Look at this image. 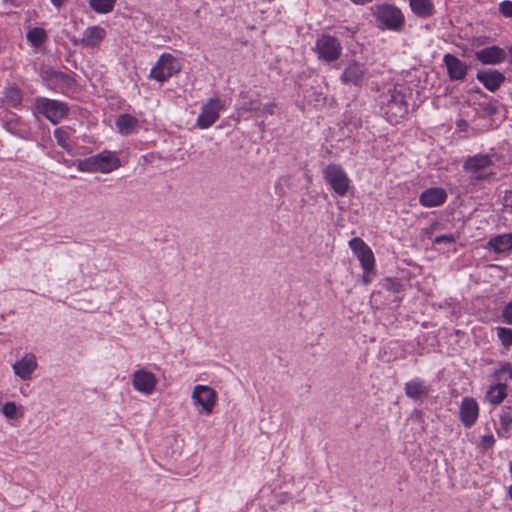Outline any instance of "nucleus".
I'll return each instance as SVG.
<instances>
[{
    "mask_svg": "<svg viewBox=\"0 0 512 512\" xmlns=\"http://www.w3.org/2000/svg\"><path fill=\"white\" fill-rule=\"evenodd\" d=\"M504 206L512 213V190L507 191L504 195Z\"/></svg>",
    "mask_w": 512,
    "mask_h": 512,
    "instance_id": "nucleus-38",
    "label": "nucleus"
},
{
    "mask_svg": "<svg viewBox=\"0 0 512 512\" xmlns=\"http://www.w3.org/2000/svg\"><path fill=\"white\" fill-rule=\"evenodd\" d=\"M223 108L224 103L219 98L209 99L202 107V111L197 118V125L202 129L209 128L218 120Z\"/></svg>",
    "mask_w": 512,
    "mask_h": 512,
    "instance_id": "nucleus-7",
    "label": "nucleus"
},
{
    "mask_svg": "<svg viewBox=\"0 0 512 512\" xmlns=\"http://www.w3.org/2000/svg\"><path fill=\"white\" fill-rule=\"evenodd\" d=\"M508 496L512 500V485H510L509 488H508Z\"/></svg>",
    "mask_w": 512,
    "mask_h": 512,
    "instance_id": "nucleus-43",
    "label": "nucleus"
},
{
    "mask_svg": "<svg viewBox=\"0 0 512 512\" xmlns=\"http://www.w3.org/2000/svg\"><path fill=\"white\" fill-rule=\"evenodd\" d=\"M500 430L498 434L501 435V431L507 433L512 426V407H506L500 416Z\"/></svg>",
    "mask_w": 512,
    "mask_h": 512,
    "instance_id": "nucleus-31",
    "label": "nucleus"
},
{
    "mask_svg": "<svg viewBox=\"0 0 512 512\" xmlns=\"http://www.w3.org/2000/svg\"><path fill=\"white\" fill-rule=\"evenodd\" d=\"M23 99V93L15 85H8L4 91V102L13 108H19Z\"/></svg>",
    "mask_w": 512,
    "mask_h": 512,
    "instance_id": "nucleus-26",
    "label": "nucleus"
},
{
    "mask_svg": "<svg viewBox=\"0 0 512 512\" xmlns=\"http://www.w3.org/2000/svg\"><path fill=\"white\" fill-rule=\"evenodd\" d=\"M181 66L171 54H162L156 65L152 68L150 76L158 82H164L171 76L179 73Z\"/></svg>",
    "mask_w": 512,
    "mask_h": 512,
    "instance_id": "nucleus-6",
    "label": "nucleus"
},
{
    "mask_svg": "<svg viewBox=\"0 0 512 512\" xmlns=\"http://www.w3.org/2000/svg\"><path fill=\"white\" fill-rule=\"evenodd\" d=\"M429 385L421 379H413L405 384L406 395L413 400H422L429 395Z\"/></svg>",
    "mask_w": 512,
    "mask_h": 512,
    "instance_id": "nucleus-17",
    "label": "nucleus"
},
{
    "mask_svg": "<svg viewBox=\"0 0 512 512\" xmlns=\"http://www.w3.org/2000/svg\"><path fill=\"white\" fill-rule=\"evenodd\" d=\"M35 111L43 115L52 124H58L68 115L69 108L64 102L38 97L35 99Z\"/></svg>",
    "mask_w": 512,
    "mask_h": 512,
    "instance_id": "nucleus-2",
    "label": "nucleus"
},
{
    "mask_svg": "<svg viewBox=\"0 0 512 512\" xmlns=\"http://www.w3.org/2000/svg\"><path fill=\"white\" fill-rule=\"evenodd\" d=\"M479 406L477 401L472 397H465L459 408V416L462 424L466 428L472 427L478 419Z\"/></svg>",
    "mask_w": 512,
    "mask_h": 512,
    "instance_id": "nucleus-11",
    "label": "nucleus"
},
{
    "mask_svg": "<svg viewBox=\"0 0 512 512\" xmlns=\"http://www.w3.org/2000/svg\"><path fill=\"white\" fill-rule=\"evenodd\" d=\"M323 175L326 182L339 196H345L350 187V180L338 164H329L323 170Z\"/></svg>",
    "mask_w": 512,
    "mask_h": 512,
    "instance_id": "nucleus-4",
    "label": "nucleus"
},
{
    "mask_svg": "<svg viewBox=\"0 0 512 512\" xmlns=\"http://www.w3.org/2000/svg\"><path fill=\"white\" fill-rule=\"evenodd\" d=\"M37 367L36 357L32 354L25 355L13 365V370L17 376L23 380L30 379L31 374Z\"/></svg>",
    "mask_w": 512,
    "mask_h": 512,
    "instance_id": "nucleus-16",
    "label": "nucleus"
},
{
    "mask_svg": "<svg viewBox=\"0 0 512 512\" xmlns=\"http://www.w3.org/2000/svg\"><path fill=\"white\" fill-rule=\"evenodd\" d=\"M138 126V120L130 114H122L116 120V127L120 134H131Z\"/></svg>",
    "mask_w": 512,
    "mask_h": 512,
    "instance_id": "nucleus-25",
    "label": "nucleus"
},
{
    "mask_svg": "<svg viewBox=\"0 0 512 512\" xmlns=\"http://www.w3.org/2000/svg\"><path fill=\"white\" fill-rule=\"evenodd\" d=\"M353 3L357 4V5H364L366 3H369L371 2L372 0H351Z\"/></svg>",
    "mask_w": 512,
    "mask_h": 512,
    "instance_id": "nucleus-40",
    "label": "nucleus"
},
{
    "mask_svg": "<svg viewBox=\"0 0 512 512\" xmlns=\"http://www.w3.org/2000/svg\"><path fill=\"white\" fill-rule=\"evenodd\" d=\"M448 74L452 80H462L467 74V66L457 57L451 54L444 56Z\"/></svg>",
    "mask_w": 512,
    "mask_h": 512,
    "instance_id": "nucleus-18",
    "label": "nucleus"
},
{
    "mask_svg": "<svg viewBox=\"0 0 512 512\" xmlns=\"http://www.w3.org/2000/svg\"><path fill=\"white\" fill-rule=\"evenodd\" d=\"M477 179L478 180H483V179H485V177L484 176H478Z\"/></svg>",
    "mask_w": 512,
    "mask_h": 512,
    "instance_id": "nucleus-44",
    "label": "nucleus"
},
{
    "mask_svg": "<svg viewBox=\"0 0 512 512\" xmlns=\"http://www.w3.org/2000/svg\"><path fill=\"white\" fill-rule=\"evenodd\" d=\"M499 11L505 17H512V2L511 1H503L499 4Z\"/></svg>",
    "mask_w": 512,
    "mask_h": 512,
    "instance_id": "nucleus-35",
    "label": "nucleus"
},
{
    "mask_svg": "<svg viewBox=\"0 0 512 512\" xmlns=\"http://www.w3.org/2000/svg\"><path fill=\"white\" fill-rule=\"evenodd\" d=\"M484 110L489 114V115H494L498 112V108L493 105V104H487L486 107L484 108Z\"/></svg>",
    "mask_w": 512,
    "mask_h": 512,
    "instance_id": "nucleus-39",
    "label": "nucleus"
},
{
    "mask_svg": "<svg viewBox=\"0 0 512 512\" xmlns=\"http://www.w3.org/2000/svg\"><path fill=\"white\" fill-rule=\"evenodd\" d=\"M349 247L359 259L362 268L365 271H371L375 266V258L370 247L359 237L349 241Z\"/></svg>",
    "mask_w": 512,
    "mask_h": 512,
    "instance_id": "nucleus-9",
    "label": "nucleus"
},
{
    "mask_svg": "<svg viewBox=\"0 0 512 512\" xmlns=\"http://www.w3.org/2000/svg\"><path fill=\"white\" fill-rule=\"evenodd\" d=\"M447 198V193L443 188L433 187L421 193L419 202L424 207H437L442 205Z\"/></svg>",
    "mask_w": 512,
    "mask_h": 512,
    "instance_id": "nucleus-14",
    "label": "nucleus"
},
{
    "mask_svg": "<svg viewBox=\"0 0 512 512\" xmlns=\"http://www.w3.org/2000/svg\"><path fill=\"white\" fill-rule=\"evenodd\" d=\"M315 52L319 60L331 63L340 58L342 46L337 38L331 35H322L316 41Z\"/></svg>",
    "mask_w": 512,
    "mask_h": 512,
    "instance_id": "nucleus-3",
    "label": "nucleus"
},
{
    "mask_svg": "<svg viewBox=\"0 0 512 512\" xmlns=\"http://www.w3.org/2000/svg\"><path fill=\"white\" fill-rule=\"evenodd\" d=\"M497 335L504 346L508 347V346L512 345V329L505 328V327H498Z\"/></svg>",
    "mask_w": 512,
    "mask_h": 512,
    "instance_id": "nucleus-33",
    "label": "nucleus"
},
{
    "mask_svg": "<svg viewBox=\"0 0 512 512\" xmlns=\"http://www.w3.org/2000/svg\"><path fill=\"white\" fill-rule=\"evenodd\" d=\"M266 109H267V112H269L270 114H273V106L272 105L266 106Z\"/></svg>",
    "mask_w": 512,
    "mask_h": 512,
    "instance_id": "nucleus-42",
    "label": "nucleus"
},
{
    "mask_svg": "<svg viewBox=\"0 0 512 512\" xmlns=\"http://www.w3.org/2000/svg\"><path fill=\"white\" fill-rule=\"evenodd\" d=\"M77 169L88 173H110L121 166L120 159L111 151H102L97 155L74 162Z\"/></svg>",
    "mask_w": 512,
    "mask_h": 512,
    "instance_id": "nucleus-1",
    "label": "nucleus"
},
{
    "mask_svg": "<svg viewBox=\"0 0 512 512\" xmlns=\"http://www.w3.org/2000/svg\"><path fill=\"white\" fill-rule=\"evenodd\" d=\"M456 241L455 237L453 235H440L437 236L434 239L435 244H441V243H454Z\"/></svg>",
    "mask_w": 512,
    "mask_h": 512,
    "instance_id": "nucleus-37",
    "label": "nucleus"
},
{
    "mask_svg": "<svg viewBox=\"0 0 512 512\" xmlns=\"http://www.w3.org/2000/svg\"><path fill=\"white\" fill-rule=\"evenodd\" d=\"M64 1L65 0H51V2L57 7H60Z\"/></svg>",
    "mask_w": 512,
    "mask_h": 512,
    "instance_id": "nucleus-41",
    "label": "nucleus"
},
{
    "mask_svg": "<svg viewBox=\"0 0 512 512\" xmlns=\"http://www.w3.org/2000/svg\"><path fill=\"white\" fill-rule=\"evenodd\" d=\"M407 113V104L404 95L399 91H392L386 105V114L391 121H397Z\"/></svg>",
    "mask_w": 512,
    "mask_h": 512,
    "instance_id": "nucleus-13",
    "label": "nucleus"
},
{
    "mask_svg": "<svg viewBox=\"0 0 512 512\" xmlns=\"http://www.w3.org/2000/svg\"><path fill=\"white\" fill-rule=\"evenodd\" d=\"M477 79L487 88L489 91L497 90L500 85L504 82L505 77L502 73L493 70L488 72H478Z\"/></svg>",
    "mask_w": 512,
    "mask_h": 512,
    "instance_id": "nucleus-21",
    "label": "nucleus"
},
{
    "mask_svg": "<svg viewBox=\"0 0 512 512\" xmlns=\"http://www.w3.org/2000/svg\"><path fill=\"white\" fill-rule=\"evenodd\" d=\"M27 39L33 46L39 47L46 41L47 34L44 29L35 27L28 31Z\"/></svg>",
    "mask_w": 512,
    "mask_h": 512,
    "instance_id": "nucleus-28",
    "label": "nucleus"
},
{
    "mask_svg": "<svg viewBox=\"0 0 512 512\" xmlns=\"http://www.w3.org/2000/svg\"><path fill=\"white\" fill-rule=\"evenodd\" d=\"M54 137L57 140V144L67 152L71 153L73 151L74 147L70 141V133L67 129L62 127L55 129Z\"/></svg>",
    "mask_w": 512,
    "mask_h": 512,
    "instance_id": "nucleus-27",
    "label": "nucleus"
},
{
    "mask_svg": "<svg viewBox=\"0 0 512 512\" xmlns=\"http://www.w3.org/2000/svg\"><path fill=\"white\" fill-rule=\"evenodd\" d=\"M493 161L487 154H477L469 157L463 164V169L468 173H478L491 166Z\"/></svg>",
    "mask_w": 512,
    "mask_h": 512,
    "instance_id": "nucleus-19",
    "label": "nucleus"
},
{
    "mask_svg": "<svg viewBox=\"0 0 512 512\" xmlns=\"http://www.w3.org/2000/svg\"><path fill=\"white\" fill-rule=\"evenodd\" d=\"M367 69L364 64L351 61L344 69L341 75V81L344 84L360 86L364 81Z\"/></svg>",
    "mask_w": 512,
    "mask_h": 512,
    "instance_id": "nucleus-12",
    "label": "nucleus"
},
{
    "mask_svg": "<svg viewBox=\"0 0 512 512\" xmlns=\"http://www.w3.org/2000/svg\"><path fill=\"white\" fill-rule=\"evenodd\" d=\"M3 415L8 419H19L23 416V412L17 407L13 401L6 402L2 407Z\"/></svg>",
    "mask_w": 512,
    "mask_h": 512,
    "instance_id": "nucleus-29",
    "label": "nucleus"
},
{
    "mask_svg": "<svg viewBox=\"0 0 512 512\" xmlns=\"http://www.w3.org/2000/svg\"><path fill=\"white\" fill-rule=\"evenodd\" d=\"M375 16L383 27L390 30L398 31L404 25V16L401 10L390 4L378 5Z\"/></svg>",
    "mask_w": 512,
    "mask_h": 512,
    "instance_id": "nucleus-5",
    "label": "nucleus"
},
{
    "mask_svg": "<svg viewBox=\"0 0 512 512\" xmlns=\"http://www.w3.org/2000/svg\"><path fill=\"white\" fill-rule=\"evenodd\" d=\"M507 397V385L497 383L492 385L486 393V400L492 405H499Z\"/></svg>",
    "mask_w": 512,
    "mask_h": 512,
    "instance_id": "nucleus-24",
    "label": "nucleus"
},
{
    "mask_svg": "<svg viewBox=\"0 0 512 512\" xmlns=\"http://www.w3.org/2000/svg\"><path fill=\"white\" fill-rule=\"evenodd\" d=\"M192 399L194 404L201 406L206 414H211L216 405L217 394L210 386L196 385L192 392Z\"/></svg>",
    "mask_w": 512,
    "mask_h": 512,
    "instance_id": "nucleus-8",
    "label": "nucleus"
},
{
    "mask_svg": "<svg viewBox=\"0 0 512 512\" xmlns=\"http://www.w3.org/2000/svg\"><path fill=\"white\" fill-rule=\"evenodd\" d=\"M116 0H90V6L98 13H108L113 10Z\"/></svg>",
    "mask_w": 512,
    "mask_h": 512,
    "instance_id": "nucleus-30",
    "label": "nucleus"
},
{
    "mask_svg": "<svg viewBox=\"0 0 512 512\" xmlns=\"http://www.w3.org/2000/svg\"><path fill=\"white\" fill-rule=\"evenodd\" d=\"M476 58L483 64H498L502 62L505 57V51L498 46H490L476 52Z\"/></svg>",
    "mask_w": 512,
    "mask_h": 512,
    "instance_id": "nucleus-15",
    "label": "nucleus"
},
{
    "mask_svg": "<svg viewBox=\"0 0 512 512\" xmlns=\"http://www.w3.org/2000/svg\"><path fill=\"white\" fill-rule=\"evenodd\" d=\"M493 377L498 381L512 380V364L506 363L501 368L495 370Z\"/></svg>",
    "mask_w": 512,
    "mask_h": 512,
    "instance_id": "nucleus-32",
    "label": "nucleus"
},
{
    "mask_svg": "<svg viewBox=\"0 0 512 512\" xmlns=\"http://www.w3.org/2000/svg\"><path fill=\"white\" fill-rule=\"evenodd\" d=\"M133 387L138 392L149 395L152 394L157 385V378L154 373L139 369L133 373Z\"/></svg>",
    "mask_w": 512,
    "mask_h": 512,
    "instance_id": "nucleus-10",
    "label": "nucleus"
},
{
    "mask_svg": "<svg viewBox=\"0 0 512 512\" xmlns=\"http://www.w3.org/2000/svg\"><path fill=\"white\" fill-rule=\"evenodd\" d=\"M502 316L506 323L512 325V301L504 307Z\"/></svg>",
    "mask_w": 512,
    "mask_h": 512,
    "instance_id": "nucleus-36",
    "label": "nucleus"
},
{
    "mask_svg": "<svg viewBox=\"0 0 512 512\" xmlns=\"http://www.w3.org/2000/svg\"><path fill=\"white\" fill-rule=\"evenodd\" d=\"M106 31L99 26L88 27L78 43L85 47H95L104 39Z\"/></svg>",
    "mask_w": 512,
    "mask_h": 512,
    "instance_id": "nucleus-20",
    "label": "nucleus"
},
{
    "mask_svg": "<svg viewBox=\"0 0 512 512\" xmlns=\"http://www.w3.org/2000/svg\"><path fill=\"white\" fill-rule=\"evenodd\" d=\"M488 244L496 253L507 252L512 249V233L495 236Z\"/></svg>",
    "mask_w": 512,
    "mask_h": 512,
    "instance_id": "nucleus-23",
    "label": "nucleus"
},
{
    "mask_svg": "<svg viewBox=\"0 0 512 512\" xmlns=\"http://www.w3.org/2000/svg\"><path fill=\"white\" fill-rule=\"evenodd\" d=\"M411 10L420 18H429L435 13L431 0H409Z\"/></svg>",
    "mask_w": 512,
    "mask_h": 512,
    "instance_id": "nucleus-22",
    "label": "nucleus"
},
{
    "mask_svg": "<svg viewBox=\"0 0 512 512\" xmlns=\"http://www.w3.org/2000/svg\"><path fill=\"white\" fill-rule=\"evenodd\" d=\"M495 444V438L493 435H483L480 440V448L484 451L490 449Z\"/></svg>",
    "mask_w": 512,
    "mask_h": 512,
    "instance_id": "nucleus-34",
    "label": "nucleus"
}]
</instances>
